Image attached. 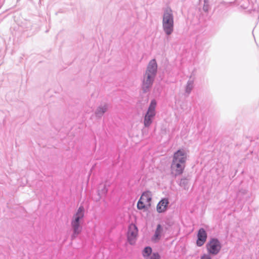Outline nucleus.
Returning <instances> with one entry per match:
<instances>
[{
	"mask_svg": "<svg viewBox=\"0 0 259 259\" xmlns=\"http://www.w3.org/2000/svg\"><path fill=\"white\" fill-rule=\"evenodd\" d=\"M145 201L140 199L137 203V208L140 210L144 209L145 208Z\"/></svg>",
	"mask_w": 259,
	"mask_h": 259,
	"instance_id": "nucleus-17",
	"label": "nucleus"
},
{
	"mask_svg": "<svg viewBox=\"0 0 259 259\" xmlns=\"http://www.w3.org/2000/svg\"><path fill=\"white\" fill-rule=\"evenodd\" d=\"M168 200L166 198L161 199L157 205V211L159 213L164 212L167 209Z\"/></svg>",
	"mask_w": 259,
	"mask_h": 259,
	"instance_id": "nucleus-11",
	"label": "nucleus"
},
{
	"mask_svg": "<svg viewBox=\"0 0 259 259\" xmlns=\"http://www.w3.org/2000/svg\"><path fill=\"white\" fill-rule=\"evenodd\" d=\"M200 259H211L210 254H204L202 255Z\"/></svg>",
	"mask_w": 259,
	"mask_h": 259,
	"instance_id": "nucleus-20",
	"label": "nucleus"
},
{
	"mask_svg": "<svg viewBox=\"0 0 259 259\" xmlns=\"http://www.w3.org/2000/svg\"><path fill=\"white\" fill-rule=\"evenodd\" d=\"M207 233L203 228H200L197 234V245L199 247L202 246L205 242L207 239Z\"/></svg>",
	"mask_w": 259,
	"mask_h": 259,
	"instance_id": "nucleus-9",
	"label": "nucleus"
},
{
	"mask_svg": "<svg viewBox=\"0 0 259 259\" xmlns=\"http://www.w3.org/2000/svg\"><path fill=\"white\" fill-rule=\"evenodd\" d=\"M157 71V65L155 59L151 60L147 67L143 76L142 89L144 93L150 91Z\"/></svg>",
	"mask_w": 259,
	"mask_h": 259,
	"instance_id": "nucleus-1",
	"label": "nucleus"
},
{
	"mask_svg": "<svg viewBox=\"0 0 259 259\" xmlns=\"http://www.w3.org/2000/svg\"><path fill=\"white\" fill-rule=\"evenodd\" d=\"M138 232V228L135 225L131 224L129 226L127 232V240L130 244L134 245L135 243Z\"/></svg>",
	"mask_w": 259,
	"mask_h": 259,
	"instance_id": "nucleus-7",
	"label": "nucleus"
},
{
	"mask_svg": "<svg viewBox=\"0 0 259 259\" xmlns=\"http://www.w3.org/2000/svg\"><path fill=\"white\" fill-rule=\"evenodd\" d=\"M167 40H168V39H169V37H168V36H167Z\"/></svg>",
	"mask_w": 259,
	"mask_h": 259,
	"instance_id": "nucleus-23",
	"label": "nucleus"
},
{
	"mask_svg": "<svg viewBox=\"0 0 259 259\" xmlns=\"http://www.w3.org/2000/svg\"><path fill=\"white\" fill-rule=\"evenodd\" d=\"M140 199L145 202H150L152 199V194L151 192L148 191L143 192L141 196Z\"/></svg>",
	"mask_w": 259,
	"mask_h": 259,
	"instance_id": "nucleus-13",
	"label": "nucleus"
},
{
	"mask_svg": "<svg viewBox=\"0 0 259 259\" xmlns=\"http://www.w3.org/2000/svg\"><path fill=\"white\" fill-rule=\"evenodd\" d=\"M107 189H106V187H105V186H104V189H103V193H104V194H105V193H107Z\"/></svg>",
	"mask_w": 259,
	"mask_h": 259,
	"instance_id": "nucleus-21",
	"label": "nucleus"
},
{
	"mask_svg": "<svg viewBox=\"0 0 259 259\" xmlns=\"http://www.w3.org/2000/svg\"><path fill=\"white\" fill-rule=\"evenodd\" d=\"M194 81L192 80L188 81L187 85L186 87L185 91L188 94H189L194 87Z\"/></svg>",
	"mask_w": 259,
	"mask_h": 259,
	"instance_id": "nucleus-15",
	"label": "nucleus"
},
{
	"mask_svg": "<svg viewBox=\"0 0 259 259\" xmlns=\"http://www.w3.org/2000/svg\"><path fill=\"white\" fill-rule=\"evenodd\" d=\"M156 104L155 100H152L151 101L144 119V124L146 127H149L152 123L153 120L156 115L155 108Z\"/></svg>",
	"mask_w": 259,
	"mask_h": 259,
	"instance_id": "nucleus-4",
	"label": "nucleus"
},
{
	"mask_svg": "<svg viewBox=\"0 0 259 259\" xmlns=\"http://www.w3.org/2000/svg\"><path fill=\"white\" fill-rule=\"evenodd\" d=\"M163 233V228L161 225L158 224L157 226L154 235L152 237V240L154 242H158L162 237Z\"/></svg>",
	"mask_w": 259,
	"mask_h": 259,
	"instance_id": "nucleus-10",
	"label": "nucleus"
},
{
	"mask_svg": "<svg viewBox=\"0 0 259 259\" xmlns=\"http://www.w3.org/2000/svg\"><path fill=\"white\" fill-rule=\"evenodd\" d=\"M179 185L183 187L184 189H188V180L186 178H182L180 181L178 182Z\"/></svg>",
	"mask_w": 259,
	"mask_h": 259,
	"instance_id": "nucleus-16",
	"label": "nucleus"
},
{
	"mask_svg": "<svg viewBox=\"0 0 259 259\" xmlns=\"http://www.w3.org/2000/svg\"><path fill=\"white\" fill-rule=\"evenodd\" d=\"M151 253L152 248L150 246H147L145 247V248L142 251L143 256L145 259H147L149 257V256L151 254Z\"/></svg>",
	"mask_w": 259,
	"mask_h": 259,
	"instance_id": "nucleus-14",
	"label": "nucleus"
},
{
	"mask_svg": "<svg viewBox=\"0 0 259 259\" xmlns=\"http://www.w3.org/2000/svg\"><path fill=\"white\" fill-rule=\"evenodd\" d=\"M162 28L165 33L170 35L174 31V19L172 11L169 8H166L162 17Z\"/></svg>",
	"mask_w": 259,
	"mask_h": 259,
	"instance_id": "nucleus-3",
	"label": "nucleus"
},
{
	"mask_svg": "<svg viewBox=\"0 0 259 259\" xmlns=\"http://www.w3.org/2000/svg\"><path fill=\"white\" fill-rule=\"evenodd\" d=\"M187 160V153L184 149H180L174 153L172 161L186 164Z\"/></svg>",
	"mask_w": 259,
	"mask_h": 259,
	"instance_id": "nucleus-8",
	"label": "nucleus"
},
{
	"mask_svg": "<svg viewBox=\"0 0 259 259\" xmlns=\"http://www.w3.org/2000/svg\"><path fill=\"white\" fill-rule=\"evenodd\" d=\"M222 244L218 239L211 238L206 245V248L209 254L217 255L221 250Z\"/></svg>",
	"mask_w": 259,
	"mask_h": 259,
	"instance_id": "nucleus-5",
	"label": "nucleus"
},
{
	"mask_svg": "<svg viewBox=\"0 0 259 259\" xmlns=\"http://www.w3.org/2000/svg\"><path fill=\"white\" fill-rule=\"evenodd\" d=\"M253 11V12L256 13V16H257L258 17V12L257 11H256L255 10H254Z\"/></svg>",
	"mask_w": 259,
	"mask_h": 259,
	"instance_id": "nucleus-22",
	"label": "nucleus"
},
{
	"mask_svg": "<svg viewBox=\"0 0 259 259\" xmlns=\"http://www.w3.org/2000/svg\"><path fill=\"white\" fill-rule=\"evenodd\" d=\"M209 9V4H203V10L204 12H208Z\"/></svg>",
	"mask_w": 259,
	"mask_h": 259,
	"instance_id": "nucleus-19",
	"label": "nucleus"
},
{
	"mask_svg": "<svg viewBox=\"0 0 259 259\" xmlns=\"http://www.w3.org/2000/svg\"><path fill=\"white\" fill-rule=\"evenodd\" d=\"M84 209L81 205L78 208L76 213L73 215L71 222V226L73 231L71 238L73 240L76 238L80 234L82 230V224L83 222Z\"/></svg>",
	"mask_w": 259,
	"mask_h": 259,
	"instance_id": "nucleus-2",
	"label": "nucleus"
},
{
	"mask_svg": "<svg viewBox=\"0 0 259 259\" xmlns=\"http://www.w3.org/2000/svg\"><path fill=\"white\" fill-rule=\"evenodd\" d=\"M108 110V105L104 104L99 106L95 111V115L97 117H101Z\"/></svg>",
	"mask_w": 259,
	"mask_h": 259,
	"instance_id": "nucleus-12",
	"label": "nucleus"
},
{
	"mask_svg": "<svg viewBox=\"0 0 259 259\" xmlns=\"http://www.w3.org/2000/svg\"><path fill=\"white\" fill-rule=\"evenodd\" d=\"M186 164L181 163L172 160L171 164V173L175 177L180 176L183 172Z\"/></svg>",
	"mask_w": 259,
	"mask_h": 259,
	"instance_id": "nucleus-6",
	"label": "nucleus"
},
{
	"mask_svg": "<svg viewBox=\"0 0 259 259\" xmlns=\"http://www.w3.org/2000/svg\"><path fill=\"white\" fill-rule=\"evenodd\" d=\"M150 259H160V256L158 253H153L151 256Z\"/></svg>",
	"mask_w": 259,
	"mask_h": 259,
	"instance_id": "nucleus-18",
	"label": "nucleus"
}]
</instances>
